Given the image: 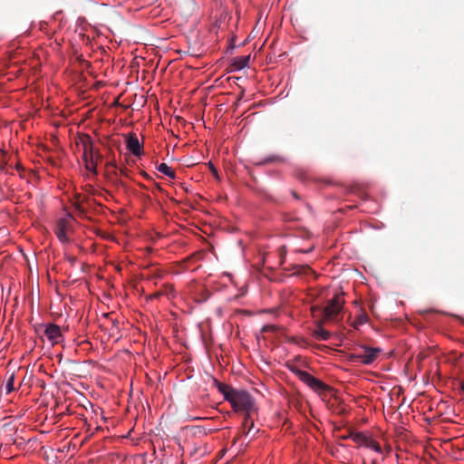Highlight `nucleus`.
<instances>
[{"mask_svg":"<svg viewBox=\"0 0 464 464\" xmlns=\"http://www.w3.org/2000/svg\"><path fill=\"white\" fill-rule=\"evenodd\" d=\"M225 399L229 401L235 411L245 413L244 421L242 424L243 434L251 439L259 431L254 430V421L252 414L256 411V401L254 398L246 391L230 389L227 392H223Z\"/></svg>","mask_w":464,"mask_h":464,"instance_id":"1","label":"nucleus"},{"mask_svg":"<svg viewBox=\"0 0 464 464\" xmlns=\"http://www.w3.org/2000/svg\"><path fill=\"white\" fill-rule=\"evenodd\" d=\"M344 299L343 294L335 293L334 296L326 301L324 306L315 305L312 307L313 316L321 318L324 322L339 324L343 320Z\"/></svg>","mask_w":464,"mask_h":464,"instance_id":"2","label":"nucleus"},{"mask_svg":"<svg viewBox=\"0 0 464 464\" xmlns=\"http://www.w3.org/2000/svg\"><path fill=\"white\" fill-rule=\"evenodd\" d=\"M78 146L82 148V160L85 169L92 174H97V162L102 159L99 150L95 148L91 136L85 134L79 138Z\"/></svg>","mask_w":464,"mask_h":464,"instance_id":"3","label":"nucleus"},{"mask_svg":"<svg viewBox=\"0 0 464 464\" xmlns=\"http://www.w3.org/2000/svg\"><path fill=\"white\" fill-rule=\"evenodd\" d=\"M362 352L351 354L350 358L353 362H361L364 365H370L374 362L382 350L379 347H370L365 344L359 345Z\"/></svg>","mask_w":464,"mask_h":464,"instance_id":"4","label":"nucleus"},{"mask_svg":"<svg viewBox=\"0 0 464 464\" xmlns=\"http://www.w3.org/2000/svg\"><path fill=\"white\" fill-rule=\"evenodd\" d=\"M291 371L298 377L301 382L305 383L313 391L316 392H324L329 390V386L326 383L314 377L308 372L296 368H291Z\"/></svg>","mask_w":464,"mask_h":464,"instance_id":"5","label":"nucleus"},{"mask_svg":"<svg viewBox=\"0 0 464 464\" xmlns=\"http://www.w3.org/2000/svg\"><path fill=\"white\" fill-rule=\"evenodd\" d=\"M73 220V217L68 214L66 217L59 218L56 222V227L54 233L62 243H68L69 237L67 236V232L71 227L72 222Z\"/></svg>","mask_w":464,"mask_h":464,"instance_id":"6","label":"nucleus"},{"mask_svg":"<svg viewBox=\"0 0 464 464\" xmlns=\"http://www.w3.org/2000/svg\"><path fill=\"white\" fill-rule=\"evenodd\" d=\"M44 336L52 346L58 344L63 341V336L60 326L55 324H44Z\"/></svg>","mask_w":464,"mask_h":464,"instance_id":"7","label":"nucleus"},{"mask_svg":"<svg viewBox=\"0 0 464 464\" xmlns=\"http://www.w3.org/2000/svg\"><path fill=\"white\" fill-rule=\"evenodd\" d=\"M323 319L317 317L315 318V328L313 332V335L316 340L319 341H327L329 340L331 334L329 331L325 330L323 325L326 324Z\"/></svg>","mask_w":464,"mask_h":464,"instance_id":"8","label":"nucleus"},{"mask_svg":"<svg viewBox=\"0 0 464 464\" xmlns=\"http://www.w3.org/2000/svg\"><path fill=\"white\" fill-rule=\"evenodd\" d=\"M126 147L134 156H140L141 153V144L135 134L128 135L126 139Z\"/></svg>","mask_w":464,"mask_h":464,"instance_id":"9","label":"nucleus"},{"mask_svg":"<svg viewBox=\"0 0 464 464\" xmlns=\"http://www.w3.org/2000/svg\"><path fill=\"white\" fill-rule=\"evenodd\" d=\"M364 448H367V449L376 452L377 454H379L381 456L382 460L384 459L386 454H388L390 451V450H386L385 449H383L380 445V443L375 439H373L372 436L369 437Z\"/></svg>","mask_w":464,"mask_h":464,"instance_id":"10","label":"nucleus"},{"mask_svg":"<svg viewBox=\"0 0 464 464\" xmlns=\"http://www.w3.org/2000/svg\"><path fill=\"white\" fill-rule=\"evenodd\" d=\"M249 55L237 56L233 59L232 66L234 71H240L248 66Z\"/></svg>","mask_w":464,"mask_h":464,"instance_id":"11","label":"nucleus"},{"mask_svg":"<svg viewBox=\"0 0 464 464\" xmlns=\"http://www.w3.org/2000/svg\"><path fill=\"white\" fill-rule=\"evenodd\" d=\"M370 436L371 435L364 432H356L352 435V440L360 447H364Z\"/></svg>","mask_w":464,"mask_h":464,"instance_id":"12","label":"nucleus"},{"mask_svg":"<svg viewBox=\"0 0 464 464\" xmlns=\"http://www.w3.org/2000/svg\"><path fill=\"white\" fill-rule=\"evenodd\" d=\"M368 315L364 312H361L356 317L354 318L353 322L352 323V326L358 330L362 325L365 324L368 322Z\"/></svg>","mask_w":464,"mask_h":464,"instance_id":"13","label":"nucleus"},{"mask_svg":"<svg viewBox=\"0 0 464 464\" xmlns=\"http://www.w3.org/2000/svg\"><path fill=\"white\" fill-rule=\"evenodd\" d=\"M157 169H158V171L168 176L171 179H176V174H175L174 170L170 167H169L166 163H160L157 167Z\"/></svg>","mask_w":464,"mask_h":464,"instance_id":"14","label":"nucleus"},{"mask_svg":"<svg viewBox=\"0 0 464 464\" xmlns=\"http://www.w3.org/2000/svg\"><path fill=\"white\" fill-rule=\"evenodd\" d=\"M14 374L12 373L5 384V391L6 394L11 393L14 390Z\"/></svg>","mask_w":464,"mask_h":464,"instance_id":"15","label":"nucleus"},{"mask_svg":"<svg viewBox=\"0 0 464 464\" xmlns=\"http://www.w3.org/2000/svg\"><path fill=\"white\" fill-rule=\"evenodd\" d=\"M282 160H283L282 157L277 156V155H272V156H268V157L265 158L263 160H261L260 162H258L256 164L264 165L266 163L275 162V161H282Z\"/></svg>","mask_w":464,"mask_h":464,"instance_id":"16","label":"nucleus"},{"mask_svg":"<svg viewBox=\"0 0 464 464\" xmlns=\"http://www.w3.org/2000/svg\"><path fill=\"white\" fill-rule=\"evenodd\" d=\"M371 464H380L378 459H372Z\"/></svg>","mask_w":464,"mask_h":464,"instance_id":"17","label":"nucleus"}]
</instances>
